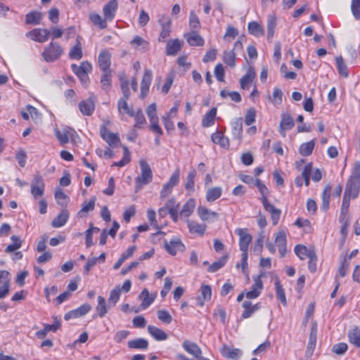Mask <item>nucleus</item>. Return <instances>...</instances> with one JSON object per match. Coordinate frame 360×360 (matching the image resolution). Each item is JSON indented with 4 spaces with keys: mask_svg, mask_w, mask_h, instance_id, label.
I'll list each match as a JSON object with an SVG mask.
<instances>
[{
    "mask_svg": "<svg viewBox=\"0 0 360 360\" xmlns=\"http://www.w3.org/2000/svg\"><path fill=\"white\" fill-rule=\"evenodd\" d=\"M315 251L313 250H309L305 245H297L295 247V253L301 259L303 260L305 257L309 258V255L311 253H314Z\"/></svg>",
    "mask_w": 360,
    "mask_h": 360,
    "instance_id": "obj_36",
    "label": "nucleus"
},
{
    "mask_svg": "<svg viewBox=\"0 0 360 360\" xmlns=\"http://www.w3.org/2000/svg\"><path fill=\"white\" fill-rule=\"evenodd\" d=\"M351 198L343 196L342 202L339 217V221L341 224H344L346 226H349V219L347 217L349 212V203Z\"/></svg>",
    "mask_w": 360,
    "mask_h": 360,
    "instance_id": "obj_17",
    "label": "nucleus"
},
{
    "mask_svg": "<svg viewBox=\"0 0 360 360\" xmlns=\"http://www.w3.org/2000/svg\"><path fill=\"white\" fill-rule=\"evenodd\" d=\"M228 255L219 258L217 261L210 264L207 269L208 272L214 273L222 268L227 262Z\"/></svg>",
    "mask_w": 360,
    "mask_h": 360,
    "instance_id": "obj_43",
    "label": "nucleus"
},
{
    "mask_svg": "<svg viewBox=\"0 0 360 360\" xmlns=\"http://www.w3.org/2000/svg\"><path fill=\"white\" fill-rule=\"evenodd\" d=\"M101 84L103 90L108 91L111 86L112 75L110 70L102 71Z\"/></svg>",
    "mask_w": 360,
    "mask_h": 360,
    "instance_id": "obj_41",
    "label": "nucleus"
},
{
    "mask_svg": "<svg viewBox=\"0 0 360 360\" xmlns=\"http://www.w3.org/2000/svg\"><path fill=\"white\" fill-rule=\"evenodd\" d=\"M318 332V326L316 322H314L310 331L308 345L310 347H315Z\"/></svg>",
    "mask_w": 360,
    "mask_h": 360,
    "instance_id": "obj_58",
    "label": "nucleus"
},
{
    "mask_svg": "<svg viewBox=\"0 0 360 360\" xmlns=\"http://www.w3.org/2000/svg\"><path fill=\"white\" fill-rule=\"evenodd\" d=\"M75 134V131L71 128L56 130L55 131V135L57 139L62 145L68 143L70 139H72Z\"/></svg>",
    "mask_w": 360,
    "mask_h": 360,
    "instance_id": "obj_21",
    "label": "nucleus"
},
{
    "mask_svg": "<svg viewBox=\"0 0 360 360\" xmlns=\"http://www.w3.org/2000/svg\"><path fill=\"white\" fill-rule=\"evenodd\" d=\"M111 55L107 50H103L98 56V63L102 71H108L110 66Z\"/></svg>",
    "mask_w": 360,
    "mask_h": 360,
    "instance_id": "obj_18",
    "label": "nucleus"
},
{
    "mask_svg": "<svg viewBox=\"0 0 360 360\" xmlns=\"http://www.w3.org/2000/svg\"><path fill=\"white\" fill-rule=\"evenodd\" d=\"M101 136L105 140L109 146L115 147L120 143V139L117 134L110 132L107 127L103 125L100 129Z\"/></svg>",
    "mask_w": 360,
    "mask_h": 360,
    "instance_id": "obj_9",
    "label": "nucleus"
},
{
    "mask_svg": "<svg viewBox=\"0 0 360 360\" xmlns=\"http://www.w3.org/2000/svg\"><path fill=\"white\" fill-rule=\"evenodd\" d=\"M196 175V172L193 169L189 172L186 178V182L185 184V188L188 192L194 191V185H195V177Z\"/></svg>",
    "mask_w": 360,
    "mask_h": 360,
    "instance_id": "obj_46",
    "label": "nucleus"
},
{
    "mask_svg": "<svg viewBox=\"0 0 360 360\" xmlns=\"http://www.w3.org/2000/svg\"><path fill=\"white\" fill-rule=\"evenodd\" d=\"M336 65L340 75L344 76L345 77H347L349 75L347 65L345 63V61L342 56H338L335 58Z\"/></svg>",
    "mask_w": 360,
    "mask_h": 360,
    "instance_id": "obj_52",
    "label": "nucleus"
},
{
    "mask_svg": "<svg viewBox=\"0 0 360 360\" xmlns=\"http://www.w3.org/2000/svg\"><path fill=\"white\" fill-rule=\"evenodd\" d=\"M135 119V124L134 128H141L146 124V120L145 116L141 109H139L136 112Z\"/></svg>",
    "mask_w": 360,
    "mask_h": 360,
    "instance_id": "obj_59",
    "label": "nucleus"
},
{
    "mask_svg": "<svg viewBox=\"0 0 360 360\" xmlns=\"http://www.w3.org/2000/svg\"><path fill=\"white\" fill-rule=\"evenodd\" d=\"M217 111V108L214 107L207 113L205 114L202 120V125L204 127H210L214 124Z\"/></svg>",
    "mask_w": 360,
    "mask_h": 360,
    "instance_id": "obj_31",
    "label": "nucleus"
},
{
    "mask_svg": "<svg viewBox=\"0 0 360 360\" xmlns=\"http://www.w3.org/2000/svg\"><path fill=\"white\" fill-rule=\"evenodd\" d=\"M158 318L160 321L166 324H169L172 321L171 314L165 309H160L157 311Z\"/></svg>",
    "mask_w": 360,
    "mask_h": 360,
    "instance_id": "obj_60",
    "label": "nucleus"
},
{
    "mask_svg": "<svg viewBox=\"0 0 360 360\" xmlns=\"http://www.w3.org/2000/svg\"><path fill=\"white\" fill-rule=\"evenodd\" d=\"M118 8V3L117 0H110L108 2L103 8L104 17L106 20L112 21L116 14Z\"/></svg>",
    "mask_w": 360,
    "mask_h": 360,
    "instance_id": "obj_13",
    "label": "nucleus"
},
{
    "mask_svg": "<svg viewBox=\"0 0 360 360\" xmlns=\"http://www.w3.org/2000/svg\"><path fill=\"white\" fill-rule=\"evenodd\" d=\"M181 49V43L179 39L170 41L167 44L166 53L168 56H175Z\"/></svg>",
    "mask_w": 360,
    "mask_h": 360,
    "instance_id": "obj_35",
    "label": "nucleus"
},
{
    "mask_svg": "<svg viewBox=\"0 0 360 360\" xmlns=\"http://www.w3.org/2000/svg\"><path fill=\"white\" fill-rule=\"evenodd\" d=\"M127 345L130 349L145 350L148 347V342L144 338H136L129 340Z\"/></svg>",
    "mask_w": 360,
    "mask_h": 360,
    "instance_id": "obj_30",
    "label": "nucleus"
},
{
    "mask_svg": "<svg viewBox=\"0 0 360 360\" xmlns=\"http://www.w3.org/2000/svg\"><path fill=\"white\" fill-rule=\"evenodd\" d=\"M55 198L60 206L65 207L68 205V197L62 190L59 189L55 192Z\"/></svg>",
    "mask_w": 360,
    "mask_h": 360,
    "instance_id": "obj_57",
    "label": "nucleus"
},
{
    "mask_svg": "<svg viewBox=\"0 0 360 360\" xmlns=\"http://www.w3.org/2000/svg\"><path fill=\"white\" fill-rule=\"evenodd\" d=\"M139 166L141 169V174L135 179L136 192L140 191L143 186L148 184L153 179L152 170L145 159H141L139 160Z\"/></svg>",
    "mask_w": 360,
    "mask_h": 360,
    "instance_id": "obj_2",
    "label": "nucleus"
},
{
    "mask_svg": "<svg viewBox=\"0 0 360 360\" xmlns=\"http://www.w3.org/2000/svg\"><path fill=\"white\" fill-rule=\"evenodd\" d=\"M201 295L203 300H201V298L199 297V304L202 306L204 304V301H207L211 299L212 297V288L209 285H202L201 286Z\"/></svg>",
    "mask_w": 360,
    "mask_h": 360,
    "instance_id": "obj_47",
    "label": "nucleus"
},
{
    "mask_svg": "<svg viewBox=\"0 0 360 360\" xmlns=\"http://www.w3.org/2000/svg\"><path fill=\"white\" fill-rule=\"evenodd\" d=\"M41 18L42 15L40 12L32 11L26 15L25 22L27 24L39 25Z\"/></svg>",
    "mask_w": 360,
    "mask_h": 360,
    "instance_id": "obj_39",
    "label": "nucleus"
},
{
    "mask_svg": "<svg viewBox=\"0 0 360 360\" xmlns=\"http://www.w3.org/2000/svg\"><path fill=\"white\" fill-rule=\"evenodd\" d=\"M347 349L348 346L346 343L340 342L333 345L332 351L338 355H342L347 352Z\"/></svg>",
    "mask_w": 360,
    "mask_h": 360,
    "instance_id": "obj_63",
    "label": "nucleus"
},
{
    "mask_svg": "<svg viewBox=\"0 0 360 360\" xmlns=\"http://www.w3.org/2000/svg\"><path fill=\"white\" fill-rule=\"evenodd\" d=\"M314 146L315 142L314 140L301 144L299 148L300 155L305 157L310 155L313 152Z\"/></svg>",
    "mask_w": 360,
    "mask_h": 360,
    "instance_id": "obj_37",
    "label": "nucleus"
},
{
    "mask_svg": "<svg viewBox=\"0 0 360 360\" xmlns=\"http://www.w3.org/2000/svg\"><path fill=\"white\" fill-rule=\"evenodd\" d=\"M139 297L142 300L141 307L143 309L148 308L154 301V298L150 297L149 292L147 289H143Z\"/></svg>",
    "mask_w": 360,
    "mask_h": 360,
    "instance_id": "obj_48",
    "label": "nucleus"
},
{
    "mask_svg": "<svg viewBox=\"0 0 360 360\" xmlns=\"http://www.w3.org/2000/svg\"><path fill=\"white\" fill-rule=\"evenodd\" d=\"M189 27L191 32L199 31L201 27L200 19L193 11H191L189 14Z\"/></svg>",
    "mask_w": 360,
    "mask_h": 360,
    "instance_id": "obj_38",
    "label": "nucleus"
},
{
    "mask_svg": "<svg viewBox=\"0 0 360 360\" xmlns=\"http://www.w3.org/2000/svg\"><path fill=\"white\" fill-rule=\"evenodd\" d=\"M360 191V162H356L352 169V174L349 178L344 196L354 199L359 195Z\"/></svg>",
    "mask_w": 360,
    "mask_h": 360,
    "instance_id": "obj_1",
    "label": "nucleus"
},
{
    "mask_svg": "<svg viewBox=\"0 0 360 360\" xmlns=\"http://www.w3.org/2000/svg\"><path fill=\"white\" fill-rule=\"evenodd\" d=\"M244 311L241 315V318L246 319L251 317L254 313L261 309L262 305L260 302L252 304L250 301H245L242 304Z\"/></svg>",
    "mask_w": 360,
    "mask_h": 360,
    "instance_id": "obj_16",
    "label": "nucleus"
},
{
    "mask_svg": "<svg viewBox=\"0 0 360 360\" xmlns=\"http://www.w3.org/2000/svg\"><path fill=\"white\" fill-rule=\"evenodd\" d=\"M248 32L257 37L264 34V28L256 21L250 22L248 25Z\"/></svg>",
    "mask_w": 360,
    "mask_h": 360,
    "instance_id": "obj_29",
    "label": "nucleus"
},
{
    "mask_svg": "<svg viewBox=\"0 0 360 360\" xmlns=\"http://www.w3.org/2000/svg\"><path fill=\"white\" fill-rule=\"evenodd\" d=\"M121 294V289L120 286H116L110 292V297L108 298V307H114L120 300Z\"/></svg>",
    "mask_w": 360,
    "mask_h": 360,
    "instance_id": "obj_40",
    "label": "nucleus"
},
{
    "mask_svg": "<svg viewBox=\"0 0 360 360\" xmlns=\"http://www.w3.org/2000/svg\"><path fill=\"white\" fill-rule=\"evenodd\" d=\"M221 354L226 358L236 360L240 357L242 352L237 348L232 349L228 346H224L221 349Z\"/></svg>",
    "mask_w": 360,
    "mask_h": 360,
    "instance_id": "obj_27",
    "label": "nucleus"
},
{
    "mask_svg": "<svg viewBox=\"0 0 360 360\" xmlns=\"http://www.w3.org/2000/svg\"><path fill=\"white\" fill-rule=\"evenodd\" d=\"M331 190V187L330 185H327L321 195L322 198V205H321V209L324 211H326L329 207L330 204V192Z\"/></svg>",
    "mask_w": 360,
    "mask_h": 360,
    "instance_id": "obj_45",
    "label": "nucleus"
},
{
    "mask_svg": "<svg viewBox=\"0 0 360 360\" xmlns=\"http://www.w3.org/2000/svg\"><path fill=\"white\" fill-rule=\"evenodd\" d=\"M256 111L254 108H250L248 110L245 117V123L247 126H250L253 122H255Z\"/></svg>",
    "mask_w": 360,
    "mask_h": 360,
    "instance_id": "obj_62",
    "label": "nucleus"
},
{
    "mask_svg": "<svg viewBox=\"0 0 360 360\" xmlns=\"http://www.w3.org/2000/svg\"><path fill=\"white\" fill-rule=\"evenodd\" d=\"M11 239L13 243L8 245L6 247L5 251L7 253L13 252L21 247L22 242L18 236H12L11 237Z\"/></svg>",
    "mask_w": 360,
    "mask_h": 360,
    "instance_id": "obj_54",
    "label": "nucleus"
},
{
    "mask_svg": "<svg viewBox=\"0 0 360 360\" xmlns=\"http://www.w3.org/2000/svg\"><path fill=\"white\" fill-rule=\"evenodd\" d=\"M71 69L78 77L82 86L87 87L90 82L88 74L92 71L91 64L88 61H83L79 65L72 64Z\"/></svg>",
    "mask_w": 360,
    "mask_h": 360,
    "instance_id": "obj_3",
    "label": "nucleus"
},
{
    "mask_svg": "<svg viewBox=\"0 0 360 360\" xmlns=\"http://www.w3.org/2000/svg\"><path fill=\"white\" fill-rule=\"evenodd\" d=\"M153 78V72L151 70L146 69L141 83V97L144 98L149 91V87Z\"/></svg>",
    "mask_w": 360,
    "mask_h": 360,
    "instance_id": "obj_15",
    "label": "nucleus"
},
{
    "mask_svg": "<svg viewBox=\"0 0 360 360\" xmlns=\"http://www.w3.org/2000/svg\"><path fill=\"white\" fill-rule=\"evenodd\" d=\"M158 22L162 27L158 40L159 41H165V39L170 34L172 22L171 20L165 15H162L159 18Z\"/></svg>",
    "mask_w": 360,
    "mask_h": 360,
    "instance_id": "obj_10",
    "label": "nucleus"
},
{
    "mask_svg": "<svg viewBox=\"0 0 360 360\" xmlns=\"http://www.w3.org/2000/svg\"><path fill=\"white\" fill-rule=\"evenodd\" d=\"M276 26V18L274 16H269L267 20V39L271 40L274 34Z\"/></svg>",
    "mask_w": 360,
    "mask_h": 360,
    "instance_id": "obj_53",
    "label": "nucleus"
},
{
    "mask_svg": "<svg viewBox=\"0 0 360 360\" xmlns=\"http://www.w3.org/2000/svg\"><path fill=\"white\" fill-rule=\"evenodd\" d=\"M147 329L148 333L157 341H162L168 338V335L156 326L150 325Z\"/></svg>",
    "mask_w": 360,
    "mask_h": 360,
    "instance_id": "obj_22",
    "label": "nucleus"
},
{
    "mask_svg": "<svg viewBox=\"0 0 360 360\" xmlns=\"http://www.w3.org/2000/svg\"><path fill=\"white\" fill-rule=\"evenodd\" d=\"M211 139L214 143L219 145L222 148H228L229 146V139L224 136L222 133L219 131L212 134Z\"/></svg>",
    "mask_w": 360,
    "mask_h": 360,
    "instance_id": "obj_28",
    "label": "nucleus"
},
{
    "mask_svg": "<svg viewBox=\"0 0 360 360\" xmlns=\"http://www.w3.org/2000/svg\"><path fill=\"white\" fill-rule=\"evenodd\" d=\"M63 52V50L62 47L58 43L51 42L49 45L45 48L42 53V56L47 63H52L58 60Z\"/></svg>",
    "mask_w": 360,
    "mask_h": 360,
    "instance_id": "obj_4",
    "label": "nucleus"
},
{
    "mask_svg": "<svg viewBox=\"0 0 360 360\" xmlns=\"http://www.w3.org/2000/svg\"><path fill=\"white\" fill-rule=\"evenodd\" d=\"M91 309V307L89 304H84L78 308L71 310L66 313L64 316L65 321H68L72 319H76L86 315Z\"/></svg>",
    "mask_w": 360,
    "mask_h": 360,
    "instance_id": "obj_12",
    "label": "nucleus"
},
{
    "mask_svg": "<svg viewBox=\"0 0 360 360\" xmlns=\"http://www.w3.org/2000/svg\"><path fill=\"white\" fill-rule=\"evenodd\" d=\"M184 37L191 46H202L204 45V39L198 34V31L195 30L188 33H185Z\"/></svg>",
    "mask_w": 360,
    "mask_h": 360,
    "instance_id": "obj_19",
    "label": "nucleus"
},
{
    "mask_svg": "<svg viewBox=\"0 0 360 360\" xmlns=\"http://www.w3.org/2000/svg\"><path fill=\"white\" fill-rule=\"evenodd\" d=\"M164 248L172 256H175L178 252H184L185 250V245L178 237L173 238L169 242L164 240Z\"/></svg>",
    "mask_w": 360,
    "mask_h": 360,
    "instance_id": "obj_6",
    "label": "nucleus"
},
{
    "mask_svg": "<svg viewBox=\"0 0 360 360\" xmlns=\"http://www.w3.org/2000/svg\"><path fill=\"white\" fill-rule=\"evenodd\" d=\"M198 214L202 221H206L210 219H216L218 217V214L217 212L205 207H199L198 208Z\"/></svg>",
    "mask_w": 360,
    "mask_h": 360,
    "instance_id": "obj_33",
    "label": "nucleus"
},
{
    "mask_svg": "<svg viewBox=\"0 0 360 360\" xmlns=\"http://www.w3.org/2000/svg\"><path fill=\"white\" fill-rule=\"evenodd\" d=\"M236 233L239 236V246L242 253L248 252L252 236L246 229H237Z\"/></svg>",
    "mask_w": 360,
    "mask_h": 360,
    "instance_id": "obj_7",
    "label": "nucleus"
},
{
    "mask_svg": "<svg viewBox=\"0 0 360 360\" xmlns=\"http://www.w3.org/2000/svg\"><path fill=\"white\" fill-rule=\"evenodd\" d=\"M82 46L79 42H77L70 50L69 56L71 59L79 60L82 58Z\"/></svg>",
    "mask_w": 360,
    "mask_h": 360,
    "instance_id": "obj_56",
    "label": "nucleus"
},
{
    "mask_svg": "<svg viewBox=\"0 0 360 360\" xmlns=\"http://www.w3.org/2000/svg\"><path fill=\"white\" fill-rule=\"evenodd\" d=\"M275 290L277 298L283 305H286L287 301L285 291L278 279H276L275 281Z\"/></svg>",
    "mask_w": 360,
    "mask_h": 360,
    "instance_id": "obj_49",
    "label": "nucleus"
},
{
    "mask_svg": "<svg viewBox=\"0 0 360 360\" xmlns=\"http://www.w3.org/2000/svg\"><path fill=\"white\" fill-rule=\"evenodd\" d=\"M348 338L351 344L360 348V329L355 328L349 331Z\"/></svg>",
    "mask_w": 360,
    "mask_h": 360,
    "instance_id": "obj_42",
    "label": "nucleus"
},
{
    "mask_svg": "<svg viewBox=\"0 0 360 360\" xmlns=\"http://www.w3.org/2000/svg\"><path fill=\"white\" fill-rule=\"evenodd\" d=\"M146 113L150 122L158 120L155 103H153L148 105L146 110Z\"/></svg>",
    "mask_w": 360,
    "mask_h": 360,
    "instance_id": "obj_61",
    "label": "nucleus"
},
{
    "mask_svg": "<svg viewBox=\"0 0 360 360\" xmlns=\"http://www.w3.org/2000/svg\"><path fill=\"white\" fill-rule=\"evenodd\" d=\"M294 126L295 122L292 116L288 113H283L278 130L281 136L285 137V131L292 129Z\"/></svg>",
    "mask_w": 360,
    "mask_h": 360,
    "instance_id": "obj_11",
    "label": "nucleus"
},
{
    "mask_svg": "<svg viewBox=\"0 0 360 360\" xmlns=\"http://www.w3.org/2000/svg\"><path fill=\"white\" fill-rule=\"evenodd\" d=\"M195 207V200L193 198L189 199L184 204L182 209L179 212V215L182 217L188 218L193 212Z\"/></svg>",
    "mask_w": 360,
    "mask_h": 360,
    "instance_id": "obj_25",
    "label": "nucleus"
},
{
    "mask_svg": "<svg viewBox=\"0 0 360 360\" xmlns=\"http://www.w3.org/2000/svg\"><path fill=\"white\" fill-rule=\"evenodd\" d=\"M351 10L354 18L360 20V0H352Z\"/></svg>",
    "mask_w": 360,
    "mask_h": 360,
    "instance_id": "obj_64",
    "label": "nucleus"
},
{
    "mask_svg": "<svg viewBox=\"0 0 360 360\" xmlns=\"http://www.w3.org/2000/svg\"><path fill=\"white\" fill-rule=\"evenodd\" d=\"M89 18L91 21L96 26H98L100 29H105L108 26L106 20L103 19L101 16L98 13H91L89 15Z\"/></svg>",
    "mask_w": 360,
    "mask_h": 360,
    "instance_id": "obj_44",
    "label": "nucleus"
},
{
    "mask_svg": "<svg viewBox=\"0 0 360 360\" xmlns=\"http://www.w3.org/2000/svg\"><path fill=\"white\" fill-rule=\"evenodd\" d=\"M96 311L98 313L100 317H103L108 311L105 300L102 296L98 297V305L96 307Z\"/></svg>",
    "mask_w": 360,
    "mask_h": 360,
    "instance_id": "obj_55",
    "label": "nucleus"
},
{
    "mask_svg": "<svg viewBox=\"0 0 360 360\" xmlns=\"http://www.w3.org/2000/svg\"><path fill=\"white\" fill-rule=\"evenodd\" d=\"M233 136L240 140L243 134V119L236 118L231 122Z\"/></svg>",
    "mask_w": 360,
    "mask_h": 360,
    "instance_id": "obj_23",
    "label": "nucleus"
},
{
    "mask_svg": "<svg viewBox=\"0 0 360 360\" xmlns=\"http://www.w3.org/2000/svg\"><path fill=\"white\" fill-rule=\"evenodd\" d=\"M187 226L188 227L190 233H198L201 236L204 234L206 229L205 225L198 224L194 221H191L189 219H187Z\"/></svg>",
    "mask_w": 360,
    "mask_h": 360,
    "instance_id": "obj_32",
    "label": "nucleus"
},
{
    "mask_svg": "<svg viewBox=\"0 0 360 360\" xmlns=\"http://www.w3.org/2000/svg\"><path fill=\"white\" fill-rule=\"evenodd\" d=\"M30 188L31 194L35 199L44 195L45 184L43 177L40 174L34 175L31 181Z\"/></svg>",
    "mask_w": 360,
    "mask_h": 360,
    "instance_id": "obj_5",
    "label": "nucleus"
},
{
    "mask_svg": "<svg viewBox=\"0 0 360 360\" xmlns=\"http://www.w3.org/2000/svg\"><path fill=\"white\" fill-rule=\"evenodd\" d=\"M95 98L90 96L89 98L82 101L79 103V108L82 115L90 116L93 114L95 110Z\"/></svg>",
    "mask_w": 360,
    "mask_h": 360,
    "instance_id": "obj_14",
    "label": "nucleus"
},
{
    "mask_svg": "<svg viewBox=\"0 0 360 360\" xmlns=\"http://www.w3.org/2000/svg\"><path fill=\"white\" fill-rule=\"evenodd\" d=\"M123 158H122V160H120V161L118 162H115L112 165V167H114V166H117V167H124V165H126L127 164H128L130 160H131V155H130V152L129 150H128L127 147V146H123Z\"/></svg>",
    "mask_w": 360,
    "mask_h": 360,
    "instance_id": "obj_50",
    "label": "nucleus"
},
{
    "mask_svg": "<svg viewBox=\"0 0 360 360\" xmlns=\"http://www.w3.org/2000/svg\"><path fill=\"white\" fill-rule=\"evenodd\" d=\"M69 218V212L67 210H63L60 213L53 219L51 225L55 228H60L64 226Z\"/></svg>",
    "mask_w": 360,
    "mask_h": 360,
    "instance_id": "obj_26",
    "label": "nucleus"
},
{
    "mask_svg": "<svg viewBox=\"0 0 360 360\" xmlns=\"http://www.w3.org/2000/svg\"><path fill=\"white\" fill-rule=\"evenodd\" d=\"M255 77V72L252 67H250L246 74L242 77L240 80V87L243 89H248L250 87V83L252 82Z\"/></svg>",
    "mask_w": 360,
    "mask_h": 360,
    "instance_id": "obj_24",
    "label": "nucleus"
},
{
    "mask_svg": "<svg viewBox=\"0 0 360 360\" xmlns=\"http://www.w3.org/2000/svg\"><path fill=\"white\" fill-rule=\"evenodd\" d=\"M222 189L221 187L216 186L210 188L207 191L206 200L208 202H213L221 197Z\"/></svg>",
    "mask_w": 360,
    "mask_h": 360,
    "instance_id": "obj_34",
    "label": "nucleus"
},
{
    "mask_svg": "<svg viewBox=\"0 0 360 360\" xmlns=\"http://www.w3.org/2000/svg\"><path fill=\"white\" fill-rule=\"evenodd\" d=\"M50 31L47 29L35 28L26 34L33 41L44 43L49 39Z\"/></svg>",
    "mask_w": 360,
    "mask_h": 360,
    "instance_id": "obj_8",
    "label": "nucleus"
},
{
    "mask_svg": "<svg viewBox=\"0 0 360 360\" xmlns=\"http://www.w3.org/2000/svg\"><path fill=\"white\" fill-rule=\"evenodd\" d=\"M182 347L186 352L193 356L195 358L201 357L202 350L196 343L186 340L184 341Z\"/></svg>",
    "mask_w": 360,
    "mask_h": 360,
    "instance_id": "obj_20",
    "label": "nucleus"
},
{
    "mask_svg": "<svg viewBox=\"0 0 360 360\" xmlns=\"http://www.w3.org/2000/svg\"><path fill=\"white\" fill-rule=\"evenodd\" d=\"M223 60L229 66H236V54L233 51H226L223 54Z\"/></svg>",
    "mask_w": 360,
    "mask_h": 360,
    "instance_id": "obj_51",
    "label": "nucleus"
}]
</instances>
